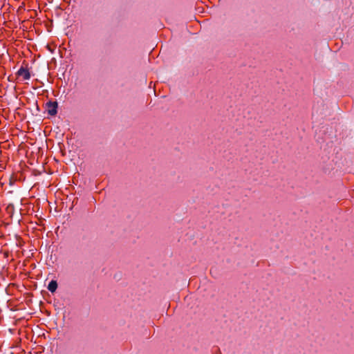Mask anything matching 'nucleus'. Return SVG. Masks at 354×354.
<instances>
[{"label": "nucleus", "mask_w": 354, "mask_h": 354, "mask_svg": "<svg viewBox=\"0 0 354 354\" xmlns=\"http://www.w3.org/2000/svg\"><path fill=\"white\" fill-rule=\"evenodd\" d=\"M57 288V283L55 280H52L48 285V290L51 292H54Z\"/></svg>", "instance_id": "3"}, {"label": "nucleus", "mask_w": 354, "mask_h": 354, "mask_svg": "<svg viewBox=\"0 0 354 354\" xmlns=\"http://www.w3.org/2000/svg\"><path fill=\"white\" fill-rule=\"evenodd\" d=\"M46 110L50 115H55L57 113V102L49 101L46 104Z\"/></svg>", "instance_id": "1"}, {"label": "nucleus", "mask_w": 354, "mask_h": 354, "mask_svg": "<svg viewBox=\"0 0 354 354\" xmlns=\"http://www.w3.org/2000/svg\"><path fill=\"white\" fill-rule=\"evenodd\" d=\"M18 76L22 77L24 80H28L30 79V73L27 68L21 66L17 73Z\"/></svg>", "instance_id": "2"}]
</instances>
